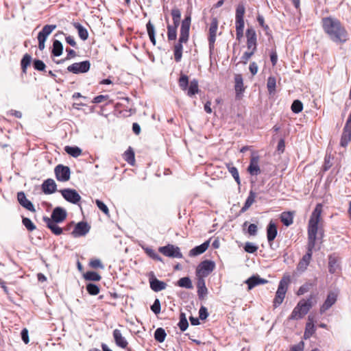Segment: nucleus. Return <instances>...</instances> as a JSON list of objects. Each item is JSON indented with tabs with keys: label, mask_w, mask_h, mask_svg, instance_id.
<instances>
[{
	"label": "nucleus",
	"mask_w": 351,
	"mask_h": 351,
	"mask_svg": "<svg viewBox=\"0 0 351 351\" xmlns=\"http://www.w3.org/2000/svg\"><path fill=\"white\" fill-rule=\"evenodd\" d=\"M321 24L329 39L337 44L343 45L349 40V34L341 21L333 16L322 19Z\"/></svg>",
	"instance_id": "nucleus-1"
},
{
	"label": "nucleus",
	"mask_w": 351,
	"mask_h": 351,
	"mask_svg": "<svg viewBox=\"0 0 351 351\" xmlns=\"http://www.w3.org/2000/svg\"><path fill=\"white\" fill-rule=\"evenodd\" d=\"M323 206L322 204H317L312 212L307 227L308 241L316 243L317 235L318 233V225L322 221V213Z\"/></svg>",
	"instance_id": "nucleus-2"
},
{
	"label": "nucleus",
	"mask_w": 351,
	"mask_h": 351,
	"mask_svg": "<svg viewBox=\"0 0 351 351\" xmlns=\"http://www.w3.org/2000/svg\"><path fill=\"white\" fill-rule=\"evenodd\" d=\"M315 303L316 300L313 295H311L306 300H300L291 312L289 319L295 320L302 319L308 313Z\"/></svg>",
	"instance_id": "nucleus-3"
},
{
	"label": "nucleus",
	"mask_w": 351,
	"mask_h": 351,
	"mask_svg": "<svg viewBox=\"0 0 351 351\" xmlns=\"http://www.w3.org/2000/svg\"><path fill=\"white\" fill-rule=\"evenodd\" d=\"M191 14L187 15L185 19L182 21L180 27V36L179 38V45H177V62H178L182 57V43H186L189 36V29L191 26Z\"/></svg>",
	"instance_id": "nucleus-4"
},
{
	"label": "nucleus",
	"mask_w": 351,
	"mask_h": 351,
	"mask_svg": "<svg viewBox=\"0 0 351 351\" xmlns=\"http://www.w3.org/2000/svg\"><path fill=\"white\" fill-rule=\"evenodd\" d=\"M290 282V276L289 275H284L279 282L278 289L273 301V306L274 308H277L282 303Z\"/></svg>",
	"instance_id": "nucleus-5"
},
{
	"label": "nucleus",
	"mask_w": 351,
	"mask_h": 351,
	"mask_svg": "<svg viewBox=\"0 0 351 351\" xmlns=\"http://www.w3.org/2000/svg\"><path fill=\"white\" fill-rule=\"evenodd\" d=\"M189 81L187 75L181 73L178 80V84L180 88L184 91H187V95L192 97L199 92L198 81L195 79L191 80L189 85Z\"/></svg>",
	"instance_id": "nucleus-6"
},
{
	"label": "nucleus",
	"mask_w": 351,
	"mask_h": 351,
	"mask_svg": "<svg viewBox=\"0 0 351 351\" xmlns=\"http://www.w3.org/2000/svg\"><path fill=\"white\" fill-rule=\"evenodd\" d=\"M316 243L308 241L307 243V252L302 256V258L300 260L297 265V270L300 272H304L306 270L308 266L309 265L311 260L313 251L315 248Z\"/></svg>",
	"instance_id": "nucleus-7"
},
{
	"label": "nucleus",
	"mask_w": 351,
	"mask_h": 351,
	"mask_svg": "<svg viewBox=\"0 0 351 351\" xmlns=\"http://www.w3.org/2000/svg\"><path fill=\"white\" fill-rule=\"evenodd\" d=\"M215 267L213 261H204L197 266V274L202 278L203 277H206L214 270Z\"/></svg>",
	"instance_id": "nucleus-8"
},
{
	"label": "nucleus",
	"mask_w": 351,
	"mask_h": 351,
	"mask_svg": "<svg viewBox=\"0 0 351 351\" xmlns=\"http://www.w3.org/2000/svg\"><path fill=\"white\" fill-rule=\"evenodd\" d=\"M218 20L217 18L213 17L211 19L209 29H208V44L210 50L215 47V43L217 37V32L218 29Z\"/></svg>",
	"instance_id": "nucleus-9"
},
{
	"label": "nucleus",
	"mask_w": 351,
	"mask_h": 351,
	"mask_svg": "<svg viewBox=\"0 0 351 351\" xmlns=\"http://www.w3.org/2000/svg\"><path fill=\"white\" fill-rule=\"evenodd\" d=\"M90 64L88 60L81 62H75L67 67V70L73 73H83L87 72L90 69Z\"/></svg>",
	"instance_id": "nucleus-10"
},
{
	"label": "nucleus",
	"mask_w": 351,
	"mask_h": 351,
	"mask_svg": "<svg viewBox=\"0 0 351 351\" xmlns=\"http://www.w3.org/2000/svg\"><path fill=\"white\" fill-rule=\"evenodd\" d=\"M60 193L62 197L70 203L76 204L81 199L80 195L75 189H65L61 190Z\"/></svg>",
	"instance_id": "nucleus-11"
},
{
	"label": "nucleus",
	"mask_w": 351,
	"mask_h": 351,
	"mask_svg": "<svg viewBox=\"0 0 351 351\" xmlns=\"http://www.w3.org/2000/svg\"><path fill=\"white\" fill-rule=\"evenodd\" d=\"M55 174L58 180L66 182L70 179V169L62 165H58L55 168Z\"/></svg>",
	"instance_id": "nucleus-12"
},
{
	"label": "nucleus",
	"mask_w": 351,
	"mask_h": 351,
	"mask_svg": "<svg viewBox=\"0 0 351 351\" xmlns=\"http://www.w3.org/2000/svg\"><path fill=\"white\" fill-rule=\"evenodd\" d=\"M338 295L335 292H329L326 300L323 303V304L320 306L319 312L321 314L325 313L327 310H328L337 300Z\"/></svg>",
	"instance_id": "nucleus-13"
},
{
	"label": "nucleus",
	"mask_w": 351,
	"mask_h": 351,
	"mask_svg": "<svg viewBox=\"0 0 351 351\" xmlns=\"http://www.w3.org/2000/svg\"><path fill=\"white\" fill-rule=\"evenodd\" d=\"M245 35L247 49L256 51L257 38L255 30L253 28H247Z\"/></svg>",
	"instance_id": "nucleus-14"
},
{
	"label": "nucleus",
	"mask_w": 351,
	"mask_h": 351,
	"mask_svg": "<svg viewBox=\"0 0 351 351\" xmlns=\"http://www.w3.org/2000/svg\"><path fill=\"white\" fill-rule=\"evenodd\" d=\"M67 213L65 209L62 207H56L51 213V220L57 223H62L66 218Z\"/></svg>",
	"instance_id": "nucleus-15"
},
{
	"label": "nucleus",
	"mask_w": 351,
	"mask_h": 351,
	"mask_svg": "<svg viewBox=\"0 0 351 351\" xmlns=\"http://www.w3.org/2000/svg\"><path fill=\"white\" fill-rule=\"evenodd\" d=\"M90 230V226L86 222L81 221L76 224L74 230L71 232L74 237H78L86 235Z\"/></svg>",
	"instance_id": "nucleus-16"
},
{
	"label": "nucleus",
	"mask_w": 351,
	"mask_h": 351,
	"mask_svg": "<svg viewBox=\"0 0 351 351\" xmlns=\"http://www.w3.org/2000/svg\"><path fill=\"white\" fill-rule=\"evenodd\" d=\"M328 270L330 274H335L341 270L339 258L335 254L328 256Z\"/></svg>",
	"instance_id": "nucleus-17"
},
{
	"label": "nucleus",
	"mask_w": 351,
	"mask_h": 351,
	"mask_svg": "<svg viewBox=\"0 0 351 351\" xmlns=\"http://www.w3.org/2000/svg\"><path fill=\"white\" fill-rule=\"evenodd\" d=\"M259 157L258 156H253L250 158V165L247 168V171L252 176H257L261 173V169L258 165Z\"/></svg>",
	"instance_id": "nucleus-18"
},
{
	"label": "nucleus",
	"mask_w": 351,
	"mask_h": 351,
	"mask_svg": "<svg viewBox=\"0 0 351 351\" xmlns=\"http://www.w3.org/2000/svg\"><path fill=\"white\" fill-rule=\"evenodd\" d=\"M17 199L19 204L27 210L31 212L36 211L33 204L27 199L25 194L23 192L21 191L17 193Z\"/></svg>",
	"instance_id": "nucleus-19"
},
{
	"label": "nucleus",
	"mask_w": 351,
	"mask_h": 351,
	"mask_svg": "<svg viewBox=\"0 0 351 351\" xmlns=\"http://www.w3.org/2000/svg\"><path fill=\"white\" fill-rule=\"evenodd\" d=\"M197 293L200 300L206 298L208 294V289L206 287L205 280L202 278H199L197 282Z\"/></svg>",
	"instance_id": "nucleus-20"
},
{
	"label": "nucleus",
	"mask_w": 351,
	"mask_h": 351,
	"mask_svg": "<svg viewBox=\"0 0 351 351\" xmlns=\"http://www.w3.org/2000/svg\"><path fill=\"white\" fill-rule=\"evenodd\" d=\"M315 332L314 317L311 315H308L304 333V338L305 339H309Z\"/></svg>",
	"instance_id": "nucleus-21"
},
{
	"label": "nucleus",
	"mask_w": 351,
	"mask_h": 351,
	"mask_svg": "<svg viewBox=\"0 0 351 351\" xmlns=\"http://www.w3.org/2000/svg\"><path fill=\"white\" fill-rule=\"evenodd\" d=\"M43 221L45 222L47 227L56 235H60L62 233V228L58 226L57 222L51 220L48 217H44Z\"/></svg>",
	"instance_id": "nucleus-22"
},
{
	"label": "nucleus",
	"mask_w": 351,
	"mask_h": 351,
	"mask_svg": "<svg viewBox=\"0 0 351 351\" xmlns=\"http://www.w3.org/2000/svg\"><path fill=\"white\" fill-rule=\"evenodd\" d=\"M113 337L117 346L123 349L127 348L128 343L119 330H114Z\"/></svg>",
	"instance_id": "nucleus-23"
},
{
	"label": "nucleus",
	"mask_w": 351,
	"mask_h": 351,
	"mask_svg": "<svg viewBox=\"0 0 351 351\" xmlns=\"http://www.w3.org/2000/svg\"><path fill=\"white\" fill-rule=\"evenodd\" d=\"M351 141V127L344 125L340 140V145L346 147Z\"/></svg>",
	"instance_id": "nucleus-24"
},
{
	"label": "nucleus",
	"mask_w": 351,
	"mask_h": 351,
	"mask_svg": "<svg viewBox=\"0 0 351 351\" xmlns=\"http://www.w3.org/2000/svg\"><path fill=\"white\" fill-rule=\"evenodd\" d=\"M234 90L237 97H239L245 90L243 80L241 74H235L234 75Z\"/></svg>",
	"instance_id": "nucleus-25"
},
{
	"label": "nucleus",
	"mask_w": 351,
	"mask_h": 351,
	"mask_svg": "<svg viewBox=\"0 0 351 351\" xmlns=\"http://www.w3.org/2000/svg\"><path fill=\"white\" fill-rule=\"evenodd\" d=\"M278 234L277 226L274 222L270 221L267 227V237L269 243H271Z\"/></svg>",
	"instance_id": "nucleus-26"
},
{
	"label": "nucleus",
	"mask_w": 351,
	"mask_h": 351,
	"mask_svg": "<svg viewBox=\"0 0 351 351\" xmlns=\"http://www.w3.org/2000/svg\"><path fill=\"white\" fill-rule=\"evenodd\" d=\"M294 211H285L280 214V219L285 226H289L293 223Z\"/></svg>",
	"instance_id": "nucleus-27"
},
{
	"label": "nucleus",
	"mask_w": 351,
	"mask_h": 351,
	"mask_svg": "<svg viewBox=\"0 0 351 351\" xmlns=\"http://www.w3.org/2000/svg\"><path fill=\"white\" fill-rule=\"evenodd\" d=\"M42 189L45 194H51L56 191V184L53 180L47 179L43 183Z\"/></svg>",
	"instance_id": "nucleus-28"
},
{
	"label": "nucleus",
	"mask_w": 351,
	"mask_h": 351,
	"mask_svg": "<svg viewBox=\"0 0 351 351\" xmlns=\"http://www.w3.org/2000/svg\"><path fill=\"white\" fill-rule=\"evenodd\" d=\"M245 282L248 286V289H252V288H254V287H256L258 285L266 284L267 282V280L264 278H261L258 276H253L249 278L246 280Z\"/></svg>",
	"instance_id": "nucleus-29"
},
{
	"label": "nucleus",
	"mask_w": 351,
	"mask_h": 351,
	"mask_svg": "<svg viewBox=\"0 0 351 351\" xmlns=\"http://www.w3.org/2000/svg\"><path fill=\"white\" fill-rule=\"evenodd\" d=\"M245 12V8L243 3H239L236 8L235 14V23L245 24L244 23V15Z\"/></svg>",
	"instance_id": "nucleus-30"
},
{
	"label": "nucleus",
	"mask_w": 351,
	"mask_h": 351,
	"mask_svg": "<svg viewBox=\"0 0 351 351\" xmlns=\"http://www.w3.org/2000/svg\"><path fill=\"white\" fill-rule=\"evenodd\" d=\"M149 283L151 289L154 291H160L165 289L166 284L156 278H149Z\"/></svg>",
	"instance_id": "nucleus-31"
},
{
	"label": "nucleus",
	"mask_w": 351,
	"mask_h": 351,
	"mask_svg": "<svg viewBox=\"0 0 351 351\" xmlns=\"http://www.w3.org/2000/svg\"><path fill=\"white\" fill-rule=\"evenodd\" d=\"M210 244L209 241H206L200 245L196 246L190 251L191 256H197L203 254L208 248Z\"/></svg>",
	"instance_id": "nucleus-32"
},
{
	"label": "nucleus",
	"mask_w": 351,
	"mask_h": 351,
	"mask_svg": "<svg viewBox=\"0 0 351 351\" xmlns=\"http://www.w3.org/2000/svg\"><path fill=\"white\" fill-rule=\"evenodd\" d=\"M256 197V193H254L253 191H250L243 206L240 210V212L245 213V211H247L250 208V206L255 202Z\"/></svg>",
	"instance_id": "nucleus-33"
},
{
	"label": "nucleus",
	"mask_w": 351,
	"mask_h": 351,
	"mask_svg": "<svg viewBox=\"0 0 351 351\" xmlns=\"http://www.w3.org/2000/svg\"><path fill=\"white\" fill-rule=\"evenodd\" d=\"M57 27L56 25H45L42 30L38 33V37L44 38V39L47 38L48 36L51 34V33L56 29Z\"/></svg>",
	"instance_id": "nucleus-34"
},
{
	"label": "nucleus",
	"mask_w": 351,
	"mask_h": 351,
	"mask_svg": "<svg viewBox=\"0 0 351 351\" xmlns=\"http://www.w3.org/2000/svg\"><path fill=\"white\" fill-rule=\"evenodd\" d=\"M226 167L228 169L230 173L232 176L234 180L237 183L238 185L241 184V179L239 177V173L237 167L232 165V162L226 163Z\"/></svg>",
	"instance_id": "nucleus-35"
},
{
	"label": "nucleus",
	"mask_w": 351,
	"mask_h": 351,
	"mask_svg": "<svg viewBox=\"0 0 351 351\" xmlns=\"http://www.w3.org/2000/svg\"><path fill=\"white\" fill-rule=\"evenodd\" d=\"M73 26L77 30L79 37L82 40H86L88 37V33L87 29L79 23H74Z\"/></svg>",
	"instance_id": "nucleus-36"
},
{
	"label": "nucleus",
	"mask_w": 351,
	"mask_h": 351,
	"mask_svg": "<svg viewBox=\"0 0 351 351\" xmlns=\"http://www.w3.org/2000/svg\"><path fill=\"white\" fill-rule=\"evenodd\" d=\"M63 51V46L60 41L55 40L53 43L52 54L54 56H60L62 55Z\"/></svg>",
	"instance_id": "nucleus-37"
},
{
	"label": "nucleus",
	"mask_w": 351,
	"mask_h": 351,
	"mask_svg": "<svg viewBox=\"0 0 351 351\" xmlns=\"http://www.w3.org/2000/svg\"><path fill=\"white\" fill-rule=\"evenodd\" d=\"M159 251L164 255L169 257L176 256V249L173 245H167L165 247H160Z\"/></svg>",
	"instance_id": "nucleus-38"
},
{
	"label": "nucleus",
	"mask_w": 351,
	"mask_h": 351,
	"mask_svg": "<svg viewBox=\"0 0 351 351\" xmlns=\"http://www.w3.org/2000/svg\"><path fill=\"white\" fill-rule=\"evenodd\" d=\"M124 159L130 165H133L135 162L134 152L132 147H129L124 153Z\"/></svg>",
	"instance_id": "nucleus-39"
},
{
	"label": "nucleus",
	"mask_w": 351,
	"mask_h": 351,
	"mask_svg": "<svg viewBox=\"0 0 351 351\" xmlns=\"http://www.w3.org/2000/svg\"><path fill=\"white\" fill-rule=\"evenodd\" d=\"M147 34L149 35V39L151 42L155 45L156 44V39H155V28L154 25L152 23V22L149 21L147 25Z\"/></svg>",
	"instance_id": "nucleus-40"
},
{
	"label": "nucleus",
	"mask_w": 351,
	"mask_h": 351,
	"mask_svg": "<svg viewBox=\"0 0 351 351\" xmlns=\"http://www.w3.org/2000/svg\"><path fill=\"white\" fill-rule=\"evenodd\" d=\"M65 152L73 157H78L82 154V150L78 147L66 146Z\"/></svg>",
	"instance_id": "nucleus-41"
},
{
	"label": "nucleus",
	"mask_w": 351,
	"mask_h": 351,
	"mask_svg": "<svg viewBox=\"0 0 351 351\" xmlns=\"http://www.w3.org/2000/svg\"><path fill=\"white\" fill-rule=\"evenodd\" d=\"M165 337L166 332L163 328H158L155 330L154 337L157 341L160 343L163 342L165 341Z\"/></svg>",
	"instance_id": "nucleus-42"
},
{
	"label": "nucleus",
	"mask_w": 351,
	"mask_h": 351,
	"mask_svg": "<svg viewBox=\"0 0 351 351\" xmlns=\"http://www.w3.org/2000/svg\"><path fill=\"white\" fill-rule=\"evenodd\" d=\"M31 61H32L31 56L27 53L25 54L21 60V68H22L23 73H26V69H27V66L30 64Z\"/></svg>",
	"instance_id": "nucleus-43"
},
{
	"label": "nucleus",
	"mask_w": 351,
	"mask_h": 351,
	"mask_svg": "<svg viewBox=\"0 0 351 351\" xmlns=\"http://www.w3.org/2000/svg\"><path fill=\"white\" fill-rule=\"evenodd\" d=\"M291 109L294 113H300L303 110V104L301 101L296 99L294 100L291 104Z\"/></svg>",
	"instance_id": "nucleus-44"
},
{
	"label": "nucleus",
	"mask_w": 351,
	"mask_h": 351,
	"mask_svg": "<svg viewBox=\"0 0 351 351\" xmlns=\"http://www.w3.org/2000/svg\"><path fill=\"white\" fill-rule=\"evenodd\" d=\"M180 287H184L186 289H192L193 285L191 279L189 277H184L180 278L178 283Z\"/></svg>",
	"instance_id": "nucleus-45"
},
{
	"label": "nucleus",
	"mask_w": 351,
	"mask_h": 351,
	"mask_svg": "<svg viewBox=\"0 0 351 351\" xmlns=\"http://www.w3.org/2000/svg\"><path fill=\"white\" fill-rule=\"evenodd\" d=\"M84 278L87 280L99 281L101 279V276L95 271H87L84 274Z\"/></svg>",
	"instance_id": "nucleus-46"
},
{
	"label": "nucleus",
	"mask_w": 351,
	"mask_h": 351,
	"mask_svg": "<svg viewBox=\"0 0 351 351\" xmlns=\"http://www.w3.org/2000/svg\"><path fill=\"white\" fill-rule=\"evenodd\" d=\"M276 80L274 77H269L267 79V87L269 93H273L276 90Z\"/></svg>",
	"instance_id": "nucleus-47"
},
{
	"label": "nucleus",
	"mask_w": 351,
	"mask_h": 351,
	"mask_svg": "<svg viewBox=\"0 0 351 351\" xmlns=\"http://www.w3.org/2000/svg\"><path fill=\"white\" fill-rule=\"evenodd\" d=\"M255 51V50L247 49V51H245L241 56V62H242L243 64H246L251 57L254 54Z\"/></svg>",
	"instance_id": "nucleus-48"
},
{
	"label": "nucleus",
	"mask_w": 351,
	"mask_h": 351,
	"mask_svg": "<svg viewBox=\"0 0 351 351\" xmlns=\"http://www.w3.org/2000/svg\"><path fill=\"white\" fill-rule=\"evenodd\" d=\"M86 290L89 294L93 295H96L99 293V287L93 283H88L86 285Z\"/></svg>",
	"instance_id": "nucleus-49"
},
{
	"label": "nucleus",
	"mask_w": 351,
	"mask_h": 351,
	"mask_svg": "<svg viewBox=\"0 0 351 351\" xmlns=\"http://www.w3.org/2000/svg\"><path fill=\"white\" fill-rule=\"evenodd\" d=\"M22 222H23V226L29 231H33L36 229V226L33 223V222L29 218L23 217Z\"/></svg>",
	"instance_id": "nucleus-50"
},
{
	"label": "nucleus",
	"mask_w": 351,
	"mask_h": 351,
	"mask_svg": "<svg viewBox=\"0 0 351 351\" xmlns=\"http://www.w3.org/2000/svg\"><path fill=\"white\" fill-rule=\"evenodd\" d=\"M33 66L34 69L39 71H45L46 65L45 64L40 60H34L33 62Z\"/></svg>",
	"instance_id": "nucleus-51"
},
{
	"label": "nucleus",
	"mask_w": 351,
	"mask_h": 351,
	"mask_svg": "<svg viewBox=\"0 0 351 351\" xmlns=\"http://www.w3.org/2000/svg\"><path fill=\"white\" fill-rule=\"evenodd\" d=\"M95 204L99 208V209L101 210L105 215H106L107 216L109 215L108 208L103 202H101L99 199H96Z\"/></svg>",
	"instance_id": "nucleus-52"
},
{
	"label": "nucleus",
	"mask_w": 351,
	"mask_h": 351,
	"mask_svg": "<svg viewBox=\"0 0 351 351\" xmlns=\"http://www.w3.org/2000/svg\"><path fill=\"white\" fill-rule=\"evenodd\" d=\"M178 326L182 331H184L189 326L188 321L183 313H181L180 315V320L178 323Z\"/></svg>",
	"instance_id": "nucleus-53"
},
{
	"label": "nucleus",
	"mask_w": 351,
	"mask_h": 351,
	"mask_svg": "<svg viewBox=\"0 0 351 351\" xmlns=\"http://www.w3.org/2000/svg\"><path fill=\"white\" fill-rule=\"evenodd\" d=\"M244 25L245 24H242V23H241V24L235 23L237 39L239 40H241V38L243 36Z\"/></svg>",
	"instance_id": "nucleus-54"
},
{
	"label": "nucleus",
	"mask_w": 351,
	"mask_h": 351,
	"mask_svg": "<svg viewBox=\"0 0 351 351\" xmlns=\"http://www.w3.org/2000/svg\"><path fill=\"white\" fill-rule=\"evenodd\" d=\"M244 250L247 253H254L257 251L258 247L250 242H247L245 244Z\"/></svg>",
	"instance_id": "nucleus-55"
},
{
	"label": "nucleus",
	"mask_w": 351,
	"mask_h": 351,
	"mask_svg": "<svg viewBox=\"0 0 351 351\" xmlns=\"http://www.w3.org/2000/svg\"><path fill=\"white\" fill-rule=\"evenodd\" d=\"M90 266L93 268H100V269L104 268V265L101 263V261L98 258H94V259L90 260Z\"/></svg>",
	"instance_id": "nucleus-56"
},
{
	"label": "nucleus",
	"mask_w": 351,
	"mask_h": 351,
	"mask_svg": "<svg viewBox=\"0 0 351 351\" xmlns=\"http://www.w3.org/2000/svg\"><path fill=\"white\" fill-rule=\"evenodd\" d=\"M152 311L156 314L160 312V302L158 299H156L154 304L151 306Z\"/></svg>",
	"instance_id": "nucleus-57"
},
{
	"label": "nucleus",
	"mask_w": 351,
	"mask_h": 351,
	"mask_svg": "<svg viewBox=\"0 0 351 351\" xmlns=\"http://www.w3.org/2000/svg\"><path fill=\"white\" fill-rule=\"evenodd\" d=\"M145 252L153 259L158 260V261L161 260L159 255L154 250H152L151 248H146Z\"/></svg>",
	"instance_id": "nucleus-58"
},
{
	"label": "nucleus",
	"mask_w": 351,
	"mask_h": 351,
	"mask_svg": "<svg viewBox=\"0 0 351 351\" xmlns=\"http://www.w3.org/2000/svg\"><path fill=\"white\" fill-rule=\"evenodd\" d=\"M168 38L171 40H176V27L168 25Z\"/></svg>",
	"instance_id": "nucleus-59"
},
{
	"label": "nucleus",
	"mask_w": 351,
	"mask_h": 351,
	"mask_svg": "<svg viewBox=\"0 0 351 351\" xmlns=\"http://www.w3.org/2000/svg\"><path fill=\"white\" fill-rule=\"evenodd\" d=\"M208 316L207 308L204 306H202L199 311V317L200 319H205Z\"/></svg>",
	"instance_id": "nucleus-60"
},
{
	"label": "nucleus",
	"mask_w": 351,
	"mask_h": 351,
	"mask_svg": "<svg viewBox=\"0 0 351 351\" xmlns=\"http://www.w3.org/2000/svg\"><path fill=\"white\" fill-rule=\"evenodd\" d=\"M21 338H22V340L23 341V342L25 344L28 343L29 341V339L28 330L27 328H23L21 330Z\"/></svg>",
	"instance_id": "nucleus-61"
},
{
	"label": "nucleus",
	"mask_w": 351,
	"mask_h": 351,
	"mask_svg": "<svg viewBox=\"0 0 351 351\" xmlns=\"http://www.w3.org/2000/svg\"><path fill=\"white\" fill-rule=\"evenodd\" d=\"M257 231H258V228L256 224H254V223L250 224V226H248V228H247V232L249 233V234L254 236L256 234Z\"/></svg>",
	"instance_id": "nucleus-62"
},
{
	"label": "nucleus",
	"mask_w": 351,
	"mask_h": 351,
	"mask_svg": "<svg viewBox=\"0 0 351 351\" xmlns=\"http://www.w3.org/2000/svg\"><path fill=\"white\" fill-rule=\"evenodd\" d=\"M304 348V343L303 341H300L297 345H294L291 347L290 351H303Z\"/></svg>",
	"instance_id": "nucleus-63"
},
{
	"label": "nucleus",
	"mask_w": 351,
	"mask_h": 351,
	"mask_svg": "<svg viewBox=\"0 0 351 351\" xmlns=\"http://www.w3.org/2000/svg\"><path fill=\"white\" fill-rule=\"evenodd\" d=\"M249 69H250L251 73L252 74V75H256L258 72L257 64L254 62H251L250 64V66H249Z\"/></svg>",
	"instance_id": "nucleus-64"
}]
</instances>
